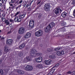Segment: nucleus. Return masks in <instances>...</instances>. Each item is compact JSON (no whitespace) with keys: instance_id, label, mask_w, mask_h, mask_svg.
<instances>
[{"instance_id":"1","label":"nucleus","mask_w":75,"mask_h":75,"mask_svg":"<svg viewBox=\"0 0 75 75\" xmlns=\"http://www.w3.org/2000/svg\"><path fill=\"white\" fill-rule=\"evenodd\" d=\"M55 24L54 22H51L48 26L46 27L45 29V32L46 33H49L52 28H53V27L55 26Z\"/></svg>"},{"instance_id":"2","label":"nucleus","mask_w":75,"mask_h":75,"mask_svg":"<svg viewBox=\"0 0 75 75\" xmlns=\"http://www.w3.org/2000/svg\"><path fill=\"white\" fill-rule=\"evenodd\" d=\"M30 52L32 53V55L33 57H35V56L36 55L39 56H40L42 55L41 53L37 52L36 50L33 49L31 50Z\"/></svg>"},{"instance_id":"3","label":"nucleus","mask_w":75,"mask_h":75,"mask_svg":"<svg viewBox=\"0 0 75 75\" xmlns=\"http://www.w3.org/2000/svg\"><path fill=\"white\" fill-rule=\"evenodd\" d=\"M25 14H23L20 15L19 17H16L14 19V21L17 22H20L21 21V18H24L25 17Z\"/></svg>"},{"instance_id":"4","label":"nucleus","mask_w":75,"mask_h":75,"mask_svg":"<svg viewBox=\"0 0 75 75\" xmlns=\"http://www.w3.org/2000/svg\"><path fill=\"white\" fill-rule=\"evenodd\" d=\"M35 36L36 37H41L43 34V31L42 30H39L35 33Z\"/></svg>"},{"instance_id":"5","label":"nucleus","mask_w":75,"mask_h":75,"mask_svg":"<svg viewBox=\"0 0 75 75\" xmlns=\"http://www.w3.org/2000/svg\"><path fill=\"white\" fill-rule=\"evenodd\" d=\"M50 4H46L45 5L44 9L46 11H48L50 10Z\"/></svg>"},{"instance_id":"6","label":"nucleus","mask_w":75,"mask_h":75,"mask_svg":"<svg viewBox=\"0 0 75 75\" xmlns=\"http://www.w3.org/2000/svg\"><path fill=\"white\" fill-rule=\"evenodd\" d=\"M33 69V67L31 65H27L26 67H25V69L26 71H31Z\"/></svg>"},{"instance_id":"7","label":"nucleus","mask_w":75,"mask_h":75,"mask_svg":"<svg viewBox=\"0 0 75 75\" xmlns=\"http://www.w3.org/2000/svg\"><path fill=\"white\" fill-rule=\"evenodd\" d=\"M34 21L33 20H30L29 21V27L31 28H33L34 27Z\"/></svg>"},{"instance_id":"8","label":"nucleus","mask_w":75,"mask_h":75,"mask_svg":"<svg viewBox=\"0 0 75 75\" xmlns=\"http://www.w3.org/2000/svg\"><path fill=\"white\" fill-rule=\"evenodd\" d=\"M24 30H25V29H24V28H20L18 30L19 33L20 34H23V33H24Z\"/></svg>"},{"instance_id":"9","label":"nucleus","mask_w":75,"mask_h":75,"mask_svg":"<svg viewBox=\"0 0 75 75\" xmlns=\"http://www.w3.org/2000/svg\"><path fill=\"white\" fill-rule=\"evenodd\" d=\"M61 12L62 10L60 9V8H57L55 11V13L56 15L59 14V12Z\"/></svg>"},{"instance_id":"10","label":"nucleus","mask_w":75,"mask_h":75,"mask_svg":"<svg viewBox=\"0 0 75 75\" xmlns=\"http://www.w3.org/2000/svg\"><path fill=\"white\" fill-rule=\"evenodd\" d=\"M42 57H39L36 59V61L37 62H42Z\"/></svg>"},{"instance_id":"11","label":"nucleus","mask_w":75,"mask_h":75,"mask_svg":"<svg viewBox=\"0 0 75 75\" xmlns=\"http://www.w3.org/2000/svg\"><path fill=\"white\" fill-rule=\"evenodd\" d=\"M51 62H52L51 60L50 59L48 60H45V63L46 65H49V64H50L51 63Z\"/></svg>"},{"instance_id":"12","label":"nucleus","mask_w":75,"mask_h":75,"mask_svg":"<svg viewBox=\"0 0 75 75\" xmlns=\"http://www.w3.org/2000/svg\"><path fill=\"white\" fill-rule=\"evenodd\" d=\"M12 42L13 40L12 39H9L7 40L6 43L8 45H10L12 44Z\"/></svg>"},{"instance_id":"13","label":"nucleus","mask_w":75,"mask_h":75,"mask_svg":"<svg viewBox=\"0 0 75 75\" xmlns=\"http://www.w3.org/2000/svg\"><path fill=\"white\" fill-rule=\"evenodd\" d=\"M31 35V34L30 33H27L26 35H25L24 36V38H29V37H30V36Z\"/></svg>"},{"instance_id":"14","label":"nucleus","mask_w":75,"mask_h":75,"mask_svg":"<svg viewBox=\"0 0 75 75\" xmlns=\"http://www.w3.org/2000/svg\"><path fill=\"white\" fill-rule=\"evenodd\" d=\"M31 60V59L30 58V57L29 56H28L26 57V58H25V62L26 63L27 62H28L29 61H30V60Z\"/></svg>"},{"instance_id":"15","label":"nucleus","mask_w":75,"mask_h":75,"mask_svg":"<svg viewBox=\"0 0 75 75\" xmlns=\"http://www.w3.org/2000/svg\"><path fill=\"white\" fill-rule=\"evenodd\" d=\"M17 72L18 73V74H24V71L19 70H17Z\"/></svg>"},{"instance_id":"16","label":"nucleus","mask_w":75,"mask_h":75,"mask_svg":"<svg viewBox=\"0 0 75 75\" xmlns=\"http://www.w3.org/2000/svg\"><path fill=\"white\" fill-rule=\"evenodd\" d=\"M43 67H42V65L41 64H38L36 66V68H42Z\"/></svg>"},{"instance_id":"17","label":"nucleus","mask_w":75,"mask_h":75,"mask_svg":"<svg viewBox=\"0 0 75 75\" xmlns=\"http://www.w3.org/2000/svg\"><path fill=\"white\" fill-rule=\"evenodd\" d=\"M4 23L6 24V25H10V21H9L8 20H5Z\"/></svg>"},{"instance_id":"18","label":"nucleus","mask_w":75,"mask_h":75,"mask_svg":"<svg viewBox=\"0 0 75 75\" xmlns=\"http://www.w3.org/2000/svg\"><path fill=\"white\" fill-rule=\"evenodd\" d=\"M25 47V44L24 43H22L19 46L20 48L21 49V48H23L24 47Z\"/></svg>"},{"instance_id":"19","label":"nucleus","mask_w":75,"mask_h":75,"mask_svg":"<svg viewBox=\"0 0 75 75\" xmlns=\"http://www.w3.org/2000/svg\"><path fill=\"white\" fill-rule=\"evenodd\" d=\"M4 51L5 52H8L10 51V49H8V48L6 47H5Z\"/></svg>"},{"instance_id":"20","label":"nucleus","mask_w":75,"mask_h":75,"mask_svg":"<svg viewBox=\"0 0 75 75\" xmlns=\"http://www.w3.org/2000/svg\"><path fill=\"white\" fill-rule=\"evenodd\" d=\"M61 24L62 26H64L66 25V23L65 22L62 21L61 22Z\"/></svg>"},{"instance_id":"21","label":"nucleus","mask_w":75,"mask_h":75,"mask_svg":"<svg viewBox=\"0 0 75 75\" xmlns=\"http://www.w3.org/2000/svg\"><path fill=\"white\" fill-rule=\"evenodd\" d=\"M66 16H67V13L66 12H64L62 14V16L63 17H65Z\"/></svg>"},{"instance_id":"22","label":"nucleus","mask_w":75,"mask_h":75,"mask_svg":"<svg viewBox=\"0 0 75 75\" xmlns=\"http://www.w3.org/2000/svg\"><path fill=\"white\" fill-rule=\"evenodd\" d=\"M18 55L20 57H21L23 55V52H20L19 53Z\"/></svg>"},{"instance_id":"23","label":"nucleus","mask_w":75,"mask_h":75,"mask_svg":"<svg viewBox=\"0 0 75 75\" xmlns=\"http://www.w3.org/2000/svg\"><path fill=\"white\" fill-rule=\"evenodd\" d=\"M59 64H56L55 66H54V67H53L52 69H53V68H54L55 67H58L59 66Z\"/></svg>"},{"instance_id":"24","label":"nucleus","mask_w":75,"mask_h":75,"mask_svg":"<svg viewBox=\"0 0 75 75\" xmlns=\"http://www.w3.org/2000/svg\"><path fill=\"white\" fill-rule=\"evenodd\" d=\"M57 55H61L60 51H58L57 52Z\"/></svg>"},{"instance_id":"25","label":"nucleus","mask_w":75,"mask_h":75,"mask_svg":"<svg viewBox=\"0 0 75 75\" xmlns=\"http://www.w3.org/2000/svg\"><path fill=\"white\" fill-rule=\"evenodd\" d=\"M50 58L52 59V58H54L55 57V56L54 55H50L49 57Z\"/></svg>"},{"instance_id":"26","label":"nucleus","mask_w":75,"mask_h":75,"mask_svg":"<svg viewBox=\"0 0 75 75\" xmlns=\"http://www.w3.org/2000/svg\"><path fill=\"white\" fill-rule=\"evenodd\" d=\"M60 54H61V55H63V54H64V51L63 50H61L60 51Z\"/></svg>"},{"instance_id":"27","label":"nucleus","mask_w":75,"mask_h":75,"mask_svg":"<svg viewBox=\"0 0 75 75\" xmlns=\"http://www.w3.org/2000/svg\"><path fill=\"white\" fill-rule=\"evenodd\" d=\"M0 72L1 74H4V72H3V71L2 69H1L0 70Z\"/></svg>"},{"instance_id":"28","label":"nucleus","mask_w":75,"mask_h":75,"mask_svg":"<svg viewBox=\"0 0 75 75\" xmlns=\"http://www.w3.org/2000/svg\"><path fill=\"white\" fill-rule=\"evenodd\" d=\"M2 54H3V52L1 50H0V57L2 55Z\"/></svg>"},{"instance_id":"29","label":"nucleus","mask_w":75,"mask_h":75,"mask_svg":"<svg viewBox=\"0 0 75 75\" xmlns=\"http://www.w3.org/2000/svg\"><path fill=\"white\" fill-rule=\"evenodd\" d=\"M47 51L48 52H51V51H52V50L50 48H48L47 50Z\"/></svg>"},{"instance_id":"30","label":"nucleus","mask_w":75,"mask_h":75,"mask_svg":"<svg viewBox=\"0 0 75 75\" xmlns=\"http://www.w3.org/2000/svg\"><path fill=\"white\" fill-rule=\"evenodd\" d=\"M4 21H5V18H4V17H1V20H2V21H4Z\"/></svg>"},{"instance_id":"31","label":"nucleus","mask_w":75,"mask_h":75,"mask_svg":"<svg viewBox=\"0 0 75 75\" xmlns=\"http://www.w3.org/2000/svg\"><path fill=\"white\" fill-rule=\"evenodd\" d=\"M9 21H10V22H11V23H12V22H13V21H14V20H13L11 19H10L9 20Z\"/></svg>"},{"instance_id":"32","label":"nucleus","mask_w":75,"mask_h":75,"mask_svg":"<svg viewBox=\"0 0 75 75\" xmlns=\"http://www.w3.org/2000/svg\"><path fill=\"white\" fill-rule=\"evenodd\" d=\"M71 73L72 72H71V71H69L67 73V74H71Z\"/></svg>"},{"instance_id":"33","label":"nucleus","mask_w":75,"mask_h":75,"mask_svg":"<svg viewBox=\"0 0 75 75\" xmlns=\"http://www.w3.org/2000/svg\"><path fill=\"white\" fill-rule=\"evenodd\" d=\"M60 50V49L58 48H56L54 49V51H57V50Z\"/></svg>"},{"instance_id":"34","label":"nucleus","mask_w":75,"mask_h":75,"mask_svg":"<svg viewBox=\"0 0 75 75\" xmlns=\"http://www.w3.org/2000/svg\"><path fill=\"white\" fill-rule=\"evenodd\" d=\"M72 4H75V0H74L73 1V2Z\"/></svg>"},{"instance_id":"35","label":"nucleus","mask_w":75,"mask_h":75,"mask_svg":"<svg viewBox=\"0 0 75 75\" xmlns=\"http://www.w3.org/2000/svg\"><path fill=\"white\" fill-rule=\"evenodd\" d=\"M2 6H3V4H2V3H0V8L2 7Z\"/></svg>"},{"instance_id":"36","label":"nucleus","mask_w":75,"mask_h":75,"mask_svg":"<svg viewBox=\"0 0 75 75\" xmlns=\"http://www.w3.org/2000/svg\"><path fill=\"white\" fill-rule=\"evenodd\" d=\"M18 14H19V13L18 12H17L15 15L14 16L16 17V16H17V15H18Z\"/></svg>"},{"instance_id":"37","label":"nucleus","mask_w":75,"mask_h":75,"mask_svg":"<svg viewBox=\"0 0 75 75\" xmlns=\"http://www.w3.org/2000/svg\"><path fill=\"white\" fill-rule=\"evenodd\" d=\"M11 3H14V0H11Z\"/></svg>"},{"instance_id":"38","label":"nucleus","mask_w":75,"mask_h":75,"mask_svg":"<svg viewBox=\"0 0 75 75\" xmlns=\"http://www.w3.org/2000/svg\"><path fill=\"white\" fill-rule=\"evenodd\" d=\"M14 7H15L14 6H12V7H11V8H12V9H13V8H14Z\"/></svg>"},{"instance_id":"39","label":"nucleus","mask_w":75,"mask_h":75,"mask_svg":"<svg viewBox=\"0 0 75 75\" xmlns=\"http://www.w3.org/2000/svg\"><path fill=\"white\" fill-rule=\"evenodd\" d=\"M23 2V1H22V0H21V1H20V2H19V3L21 4L22 3V2Z\"/></svg>"},{"instance_id":"40","label":"nucleus","mask_w":75,"mask_h":75,"mask_svg":"<svg viewBox=\"0 0 75 75\" xmlns=\"http://www.w3.org/2000/svg\"><path fill=\"white\" fill-rule=\"evenodd\" d=\"M1 1L2 3H3V4H4V1L3 0H2Z\"/></svg>"},{"instance_id":"41","label":"nucleus","mask_w":75,"mask_h":75,"mask_svg":"<svg viewBox=\"0 0 75 75\" xmlns=\"http://www.w3.org/2000/svg\"><path fill=\"white\" fill-rule=\"evenodd\" d=\"M2 64V62L1 61H0V65H1Z\"/></svg>"},{"instance_id":"42","label":"nucleus","mask_w":75,"mask_h":75,"mask_svg":"<svg viewBox=\"0 0 75 75\" xmlns=\"http://www.w3.org/2000/svg\"><path fill=\"white\" fill-rule=\"evenodd\" d=\"M2 16H3V17H4V16H5V14H2Z\"/></svg>"},{"instance_id":"43","label":"nucleus","mask_w":75,"mask_h":75,"mask_svg":"<svg viewBox=\"0 0 75 75\" xmlns=\"http://www.w3.org/2000/svg\"><path fill=\"white\" fill-rule=\"evenodd\" d=\"M13 27V26L12 25V24H10V27Z\"/></svg>"},{"instance_id":"44","label":"nucleus","mask_w":75,"mask_h":75,"mask_svg":"<svg viewBox=\"0 0 75 75\" xmlns=\"http://www.w3.org/2000/svg\"><path fill=\"white\" fill-rule=\"evenodd\" d=\"M11 33V31H10L8 32V34H10Z\"/></svg>"},{"instance_id":"45","label":"nucleus","mask_w":75,"mask_h":75,"mask_svg":"<svg viewBox=\"0 0 75 75\" xmlns=\"http://www.w3.org/2000/svg\"><path fill=\"white\" fill-rule=\"evenodd\" d=\"M62 30H62L63 31H65V29L64 28Z\"/></svg>"},{"instance_id":"46","label":"nucleus","mask_w":75,"mask_h":75,"mask_svg":"<svg viewBox=\"0 0 75 75\" xmlns=\"http://www.w3.org/2000/svg\"><path fill=\"white\" fill-rule=\"evenodd\" d=\"M69 20H71V18H68Z\"/></svg>"},{"instance_id":"47","label":"nucleus","mask_w":75,"mask_h":75,"mask_svg":"<svg viewBox=\"0 0 75 75\" xmlns=\"http://www.w3.org/2000/svg\"><path fill=\"white\" fill-rule=\"evenodd\" d=\"M21 4L19 6H18V7H21Z\"/></svg>"},{"instance_id":"48","label":"nucleus","mask_w":75,"mask_h":75,"mask_svg":"<svg viewBox=\"0 0 75 75\" xmlns=\"http://www.w3.org/2000/svg\"><path fill=\"white\" fill-rule=\"evenodd\" d=\"M73 74H74V75H75V71H74L73 72Z\"/></svg>"},{"instance_id":"49","label":"nucleus","mask_w":75,"mask_h":75,"mask_svg":"<svg viewBox=\"0 0 75 75\" xmlns=\"http://www.w3.org/2000/svg\"><path fill=\"white\" fill-rule=\"evenodd\" d=\"M54 69V71L52 72V74H53V73H54V71H55V69Z\"/></svg>"},{"instance_id":"50","label":"nucleus","mask_w":75,"mask_h":75,"mask_svg":"<svg viewBox=\"0 0 75 75\" xmlns=\"http://www.w3.org/2000/svg\"><path fill=\"white\" fill-rule=\"evenodd\" d=\"M13 6V4H10V6H11V7H12V6Z\"/></svg>"},{"instance_id":"51","label":"nucleus","mask_w":75,"mask_h":75,"mask_svg":"<svg viewBox=\"0 0 75 75\" xmlns=\"http://www.w3.org/2000/svg\"><path fill=\"white\" fill-rule=\"evenodd\" d=\"M6 31H8V28H6Z\"/></svg>"},{"instance_id":"52","label":"nucleus","mask_w":75,"mask_h":75,"mask_svg":"<svg viewBox=\"0 0 75 75\" xmlns=\"http://www.w3.org/2000/svg\"><path fill=\"white\" fill-rule=\"evenodd\" d=\"M4 38H1V40H4Z\"/></svg>"},{"instance_id":"53","label":"nucleus","mask_w":75,"mask_h":75,"mask_svg":"<svg viewBox=\"0 0 75 75\" xmlns=\"http://www.w3.org/2000/svg\"><path fill=\"white\" fill-rule=\"evenodd\" d=\"M40 3H41V1H40V2H39L38 3V4H40Z\"/></svg>"},{"instance_id":"54","label":"nucleus","mask_w":75,"mask_h":75,"mask_svg":"<svg viewBox=\"0 0 75 75\" xmlns=\"http://www.w3.org/2000/svg\"><path fill=\"white\" fill-rule=\"evenodd\" d=\"M34 1V0H33L31 1V3H33V2Z\"/></svg>"},{"instance_id":"55","label":"nucleus","mask_w":75,"mask_h":75,"mask_svg":"<svg viewBox=\"0 0 75 75\" xmlns=\"http://www.w3.org/2000/svg\"><path fill=\"white\" fill-rule=\"evenodd\" d=\"M5 1H7V0H4Z\"/></svg>"},{"instance_id":"56","label":"nucleus","mask_w":75,"mask_h":75,"mask_svg":"<svg viewBox=\"0 0 75 75\" xmlns=\"http://www.w3.org/2000/svg\"><path fill=\"white\" fill-rule=\"evenodd\" d=\"M1 11H0V14H1Z\"/></svg>"},{"instance_id":"57","label":"nucleus","mask_w":75,"mask_h":75,"mask_svg":"<svg viewBox=\"0 0 75 75\" xmlns=\"http://www.w3.org/2000/svg\"><path fill=\"white\" fill-rule=\"evenodd\" d=\"M1 11V12H2V13H3V10H2Z\"/></svg>"},{"instance_id":"58","label":"nucleus","mask_w":75,"mask_h":75,"mask_svg":"<svg viewBox=\"0 0 75 75\" xmlns=\"http://www.w3.org/2000/svg\"><path fill=\"white\" fill-rule=\"evenodd\" d=\"M57 75H61V74H57Z\"/></svg>"},{"instance_id":"59","label":"nucleus","mask_w":75,"mask_h":75,"mask_svg":"<svg viewBox=\"0 0 75 75\" xmlns=\"http://www.w3.org/2000/svg\"><path fill=\"white\" fill-rule=\"evenodd\" d=\"M1 36H0V38H1Z\"/></svg>"},{"instance_id":"60","label":"nucleus","mask_w":75,"mask_h":75,"mask_svg":"<svg viewBox=\"0 0 75 75\" xmlns=\"http://www.w3.org/2000/svg\"><path fill=\"white\" fill-rule=\"evenodd\" d=\"M19 8V7H17V8H16V9H17V8Z\"/></svg>"},{"instance_id":"61","label":"nucleus","mask_w":75,"mask_h":75,"mask_svg":"<svg viewBox=\"0 0 75 75\" xmlns=\"http://www.w3.org/2000/svg\"><path fill=\"white\" fill-rule=\"evenodd\" d=\"M1 30H0V32H1Z\"/></svg>"},{"instance_id":"62","label":"nucleus","mask_w":75,"mask_h":75,"mask_svg":"<svg viewBox=\"0 0 75 75\" xmlns=\"http://www.w3.org/2000/svg\"><path fill=\"white\" fill-rule=\"evenodd\" d=\"M1 11V8H0V11Z\"/></svg>"},{"instance_id":"63","label":"nucleus","mask_w":75,"mask_h":75,"mask_svg":"<svg viewBox=\"0 0 75 75\" xmlns=\"http://www.w3.org/2000/svg\"><path fill=\"white\" fill-rule=\"evenodd\" d=\"M35 0L36 1H37V0Z\"/></svg>"},{"instance_id":"64","label":"nucleus","mask_w":75,"mask_h":75,"mask_svg":"<svg viewBox=\"0 0 75 75\" xmlns=\"http://www.w3.org/2000/svg\"><path fill=\"white\" fill-rule=\"evenodd\" d=\"M74 54H75V52H74Z\"/></svg>"}]
</instances>
